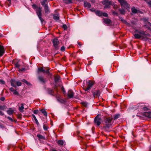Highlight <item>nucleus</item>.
I'll use <instances>...</instances> for the list:
<instances>
[{
  "instance_id": "a211bd4d",
  "label": "nucleus",
  "mask_w": 151,
  "mask_h": 151,
  "mask_svg": "<svg viewBox=\"0 0 151 151\" xmlns=\"http://www.w3.org/2000/svg\"><path fill=\"white\" fill-rule=\"evenodd\" d=\"M44 8L45 13L46 14H48L50 13V11L49 9V7L48 6H45L44 7Z\"/></svg>"
},
{
  "instance_id": "a19ab883",
  "label": "nucleus",
  "mask_w": 151,
  "mask_h": 151,
  "mask_svg": "<svg viewBox=\"0 0 151 151\" xmlns=\"http://www.w3.org/2000/svg\"><path fill=\"white\" fill-rule=\"evenodd\" d=\"M5 81L2 80H0V84L1 85H4L5 84Z\"/></svg>"
},
{
  "instance_id": "9d476101",
  "label": "nucleus",
  "mask_w": 151,
  "mask_h": 151,
  "mask_svg": "<svg viewBox=\"0 0 151 151\" xmlns=\"http://www.w3.org/2000/svg\"><path fill=\"white\" fill-rule=\"evenodd\" d=\"M53 46L56 49H58L59 47L58 46V45L59 44V42L57 39H55L52 40Z\"/></svg>"
},
{
  "instance_id": "412c9836",
  "label": "nucleus",
  "mask_w": 151,
  "mask_h": 151,
  "mask_svg": "<svg viewBox=\"0 0 151 151\" xmlns=\"http://www.w3.org/2000/svg\"><path fill=\"white\" fill-rule=\"evenodd\" d=\"M37 137H38L39 139H45V138L43 136L40 135L38 134L37 135Z\"/></svg>"
},
{
  "instance_id": "de8ad7c7",
  "label": "nucleus",
  "mask_w": 151,
  "mask_h": 151,
  "mask_svg": "<svg viewBox=\"0 0 151 151\" xmlns=\"http://www.w3.org/2000/svg\"><path fill=\"white\" fill-rule=\"evenodd\" d=\"M63 27L64 29H66L67 28V26L65 24L63 25Z\"/></svg>"
},
{
  "instance_id": "052dcab7",
  "label": "nucleus",
  "mask_w": 151,
  "mask_h": 151,
  "mask_svg": "<svg viewBox=\"0 0 151 151\" xmlns=\"http://www.w3.org/2000/svg\"><path fill=\"white\" fill-rule=\"evenodd\" d=\"M126 22V24H127V26H131L132 27H133L130 24L127 22Z\"/></svg>"
},
{
  "instance_id": "393cba45",
  "label": "nucleus",
  "mask_w": 151,
  "mask_h": 151,
  "mask_svg": "<svg viewBox=\"0 0 151 151\" xmlns=\"http://www.w3.org/2000/svg\"><path fill=\"white\" fill-rule=\"evenodd\" d=\"M21 106L19 108V111L21 112H23V109H24V107L23 106L24 104L23 103H22L21 104Z\"/></svg>"
},
{
  "instance_id": "37998d69",
  "label": "nucleus",
  "mask_w": 151,
  "mask_h": 151,
  "mask_svg": "<svg viewBox=\"0 0 151 151\" xmlns=\"http://www.w3.org/2000/svg\"><path fill=\"white\" fill-rule=\"evenodd\" d=\"M43 129L45 130H46L47 129V126L45 124H44L43 125Z\"/></svg>"
},
{
  "instance_id": "774afa93",
  "label": "nucleus",
  "mask_w": 151,
  "mask_h": 151,
  "mask_svg": "<svg viewBox=\"0 0 151 151\" xmlns=\"http://www.w3.org/2000/svg\"><path fill=\"white\" fill-rule=\"evenodd\" d=\"M132 24H135L133 22H132Z\"/></svg>"
},
{
  "instance_id": "2f4dec72",
  "label": "nucleus",
  "mask_w": 151,
  "mask_h": 151,
  "mask_svg": "<svg viewBox=\"0 0 151 151\" xmlns=\"http://www.w3.org/2000/svg\"><path fill=\"white\" fill-rule=\"evenodd\" d=\"M64 2L66 4H69L72 3V1L71 0H64Z\"/></svg>"
},
{
  "instance_id": "09e8293b",
  "label": "nucleus",
  "mask_w": 151,
  "mask_h": 151,
  "mask_svg": "<svg viewBox=\"0 0 151 151\" xmlns=\"http://www.w3.org/2000/svg\"><path fill=\"white\" fill-rule=\"evenodd\" d=\"M15 66L17 67V68H18V69H19V64L18 63H16L15 64Z\"/></svg>"
},
{
  "instance_id": "0e129e2a",
  "label": "nucleus",
  "mask_w": 151,
  "mask_h": 151,
  "mask_svg": "<svg viewBox=\"0 0 151 151\" xmlns=\"http://www.w3.org/2000/svg\"><path fill=\"white\" fill-rule=\"evenodd\" d=\"M50 151H57L56 150H55L54 149H52Z\"/></svg>"
},
{
  "instance_id": "603ef678",
  "label": "nucleus",
  "mask_w": 151,
  "mask_h": 151,
  "mask_svg": "<svg viewBox=\"0 0 151 151\" xmlns=\"http://www.w3.org/2000/svg\"><path fill=\"white\" fill-rule=\"evenodd\" d=\"M90 10L92 12H95V11H96V10H95L93 8L91 9H90Z\"/></svg>"
},
{
  "instance_id": "c03bdc74",
  "label": "nucleus",
  "mask_w": 151,
  "mask_h": 151,
  "mask_svg": "<svg viewBox=\"0 0 151 151\" xmlns=\"http://www.w3.org/2000/svg\"><path fill=\"white\" fill-rule=\"evenodd\" d=\"M57 100L61 103H63L64 102V101L63 100L60 99V100L59 98L57 99Z\"/></svg>"
},
{
  "instance_id": "ea45409f",
  "label": "nucleus",
  "mask_w": 151,
  "mask_h": 151,
  "mask_svg": "<svg viewBox=\"0 0 151 151\" xmlns=\"http://www.w3.org/2000/svg\"><path fill=\"white\" fill-rule=\"evenodd\" d=\"M45 73H46L49 76L51 75V74L49 72V69H48L46 70L45 71Z\"/></svg>"
},
{
  "instance_id": "4c0bfd02",
  "label": "nucleus",
  "mask_w": 151,
  "mask_h": 151,
  "mask_svg": "<svg viewBox=\"0 0 151 151\" xmlns=\"http://www.w3.org/2000/svg\"><path fill=\"white\" fill-rule=\"evenodd\" d=\"M5 109V106H4L0 105V109L4 110Z\"/></svg>"
},
{
  "instance_id": "6e6d98bb",
  "label": "nucleus",
  "mask_w": 151,
  "mask_h": 151,
  "mask_svg": "<svg viewBox=\"0 0 151 151\" xmlns=\"http://www.w3.org/2000/svg\"><path fill=\"white\" fill-rule=\"evenodd\" d=\"M49 93L52 95L53 94V91H52V90H51V92H49Z\"/></svg>"
},
{
  "instance_id": "864d4df0",
  "label": "nucleus",
  "mask_w": 151,
  "mask_h": 151,
  "mask_svg": "<svg viewBox=\"0 0 151 151\" xmlns=\"http://www.w3.org/2000/svg\"><path fill=\"white\" fill-rule=\"evenodd\" d=\"M112 13H113V14H115V15H118L117 13L116 12H115V11H113L112 12Z\"/></svg>"
},
{
  "instance_id": "79ce46f5",
  "label": "nucleus",
  "mask_w": 151,
  "mask_h": 151,
  "mask_svg": "<svg viewBox=\"0 0 151 151\" xmlns=\"http://www.w3.org/2000/svg\"><path fill=\"white\" fill-rule=\"evenodd\" d=\"M16 84H17V85L18 86H20L22 85L21 83L19 81H17Z\"/></svg>"
},
{
  "instance_id": "f257e3e1",
  "label": "nucleus",
  "mask_w": 151,
  "mask_h": 151,
  "mask_svg": "<svg viewBox=\"0 0 151 151\" xmlns=\"http://www.w3.org/2000/svg\"><path fill=\"white\" fill-rule=\"evenodd\" d=\"M32 8L35 10L36 14L38 16L39 18L41 21L42 23L44 21V19L42 18V8L40 7H37V6L35 4H33L32 5Z\"/></svg>"
},
{
  "instance_id": "e2e57ef3",
  "label": "nucleus",
  "mask_w": 151,
  "mask_h": 151,
  "mask_svg": "<svg viewBox=\"0 0 151 151\" xmlns=\"http://www.w3.org/2000/svg\"><path fill=\"white\" fill-rule=\"evenodd\" d=\"M62 90L63 91V92H65L64 88L63 87H62Z\"/></svg>"
},
{
  "instance_id": "dca6fc26",
  "label": "nucleus",
  "mask_w": 151,
  "mask_h": 151,
  "mask_svg": "<svg viewBox=\"0 0 151 151\" xmlns=\"http://www.w3.org/2000/svg\"><path fill=\"white\" fill-rule=\"evenodd\" d=\"M11 84L12 86L14 87H16V82L15 80L14 79H12L11 81Z\"/></svg>"
},
{
  "instance_id": "a18cd8bd",
  "label": "nucleus",
  "mask_w": 151,
  "mask_h": 151,
  "mask_svg": "<svg viewBox=\"0 0 151 151\" xmlns=\"http://www.w3.org/2000/svg\"><path fill=\"white\" fill-rule=\"evenodd\" d=\"M18 70L19 71H22L25 70V68H22V69H20L19 68V69H18Z\"/></svg>"
},
{
  "instance_id": "39448f33",
  "label": "nucleus",
  "mask_w": 151,
  "mask_h": 151,
  "mask_svg": "<svg viewBox=\"0 0 151 151\" xmlns=\"http://www.w3.org/2000/svg\"><path fill=\"white\" fill-rule=\"evenodd\" d=\"M102 3L105 5L104 9L109 8L111 4V2L107 0H104L101 1Z\"/></svg>"
},
{
  "instance_id": "4d7b16f0",
  "label": "nucleus",
  "mask_w": 151,
  "mask_h": 151,
  "mask_svg": "<svg viewBox=\"0 0 151 151\" xmlns=\"http://www.w3.org/2000/svg\"><path fill=\"white\" fill-rule=\"evenodd\" d=\"M0 100L1 101H4L5 100V98L4 97H1L0 98Z\"/></svg>"
},
{
  "instance_id": "5fc2aeb1",
  "label": "nucleus",
  "mask_w": 151,
  "mask_h": 151,
  "mask_svg": "<svg viewBox=\"0 0 151 151\" xmlns=\"http://www.w3.org/2000/svg\"><path fill=\"white\" fill-rule=\"evenodd\" d=\"M0 115L1 116H3L4 115V113L2 111H0Z\"/></svg>"
},
{
  "instance_id": "338daca9",
  "label": "nucleus",
  "mask_w": 151,
  "mask_h": 151,
  "mask_svg": "<svg viewBox=\"0 0 151 151\" xmlns=\"http://www.w3.org/2000/svg\"><path fill=\"white\" fill-rule=\"evenodd\" d=\"M91 1L92 2H94V0H91Z\"/></svg>"
},
{
  "instance_id": "1a4fd4ad",
  "label": "nucleus",
  "mask_w": 151,
  "mask_h": 151,
  "mask_svg": "<svg viewBox=\"0 0 151 151\" xmlns=\"http://www.w3.org/2000/svg\"><path fill=\"white\" fill-rule=\"evenodd\" d=\"M94 84V82L93 81H89L87 84V87H86V88H84V90L86 91H88L92 87Z\"/></svg>"
},
{
  "instance_id": "f3484780",
  "label": "nucleus",
  "mask_w": 151,
  "mask_h": 151,
  "mask_svg": "<svg viewBox=\"0 0 151 151\" xmlns=\"http://www.w3.org/2000/svg\"><path fill=\"white\" fill-rule=\"evenodd\" d=\"M84 6L85 7H86L87 8H91V4L87 2H84Z\"/></svg>"
},
{
  "instance_id": "f8f14e48",
  "label": "nucleus",
  "mask_w": 151,
  "mask_h": 151,
  "mask_svg": "<svg viewBox=\"0 0 151 151\" xmlns=\"http://www.w3.org/2000/svg\"><path fill=\"white\" fill-rule=\"evenodd\" d=\"M68 95L69 98H72L74 95V93L72 90H69L68 92Z\"/></svg>"
},
{
  "instance_id": "680f3d73",
  "label": "nucleus",
  "mask_w": 151,
  "mask_h": 151,
  "mask_svg": "<svg viewBox=\"0 0 151 151\" xmlns=\"http://www.w3.org/2000/svg\"><path fill=\"white\" fill-rule=\"evenodd\" d=\"M0 127H1V128H4V126L2 124H1L0 123Z\"/></svg>"
},
{
  "instance_id": "72a5a7b5",
  "label": "nucleus",
  "mask_w": 151,
  "mask_h": 151,
  "mask_svg": "<svg viewBox=\"0 0 151 151\" xmlns=\"http://www.w3.org/2000/svg\"><path fill=\"white\" fill-rule=\"evenodd\" d=\"M53 18L55 20H58L59 19V18L58 16L53 15Z\"/></svg>"
},
{
  "instance_id": "69168bd1",
  "label": "nucleus",
  "mask_w": 151,
  "mask_h": 151,
  "mask_svg": "<svg viewBox=\"0 0 151 151\" xmlns=\"http://www.w3.org/2000/svg\"><path fill=\"white\" fill-rule=\"evenodd\" d=\"M149 151H151V145L150 146Z\"/></svg>"
},
{
  "instance_id": "4be33fe9",
  "label": "nucleus",
  "mask_w": 151,
  "mask_h": 151,
  "mask_svg": "<svg viewBox=\"0 0 151 151\" xmlns=\"http://www.w3.org/2000/svg\"><path fill=\"white\" fill-rule=\"evenodd\" d=\"M40 72H42L43 73H45V70L43 69L42 68L40 67L38 68V73H39Z\"/></svg>"
},
{
  "instance_id": "cd10ccee",
  "label": "nucleus",
  "mask_w": 151,
  "mask_h": 151,
  "mask_svg": "<svg viewBox=\"0 0 151 151\" xmlns=\"http://www.w3.org/2000/svg\"><path fill=\"white\" fill-rule=\"evenodd\" d=\"M60 80V78L59 76H57L55 77V81L56 83L58 82H59Z\"/></svg>"
},
{
  "instance_id": "20e7f679",
  "label": "nucleus",
  "mask_w": 151,
  "mask_h": 151,
  "mask_svg": "<svg viewBox=\"0 0 151 151\" xmlns=\"http://www.w3.org/2000/svg\"><path fill=\"white\" fill-rule=\"evenodd\" d=\"M135 29V33L137 32L138 33H139L140 34L142 35V37L141 38L143 40H146L147 39V36H149V34H146L144 32L142 31H139L136 29Z\"/></svg>"
},
{
  "instance_id": "f704fd0d",
  "label": "nucleus",
  "mask_w": 151,
  "mask_h": 151,
  "mask_svg": "<svg viewBox=\"0 0 151 151\" xmlns=\"http://www.w3.org/2000/svg\"><path fill=\"white\" fill-rule=\"evenodd\" d=\"M145 116L148 118H151V114L150 113H146L145 114Z\"/></svg>"
},
{
  "instance_id": "5701e85b",
  "label": "nucleus",
  "mask_w": 151,
  "mask_h": 151,
  "mask_svg": "<svg viewBox=\"0 0 151 151\" xmlns=\"http://www.w3.org/2000/svg\"><path fill=\"white\" fill-rule=\"evenodd\" d=\"M131 11L133 13H136L137 12V10L136 9L135 7L133 6L131 8Z\"/></svg>"
},
{
  "instance_id": "f03ea898",
  "label": "nucleus",
  "mask_w": 151,
  "mask_h": 151,
  "mask_svg": "<svg viewBox=\"0 0 151 151\" xmlns=\"http://www.w3.org/2000/svg\"><path fill=\"white\" fill-rule=\"evenodd\" d=\"M112 119L110 117L106 118L105 120V126L104 127L106 129L111 127L112 124Z\"/></svg>"
},
{
  "instance_id": "7c9ffc66",
  "label": "nucleus",
  "mask_w": 151,
  "mask_h": 151,
  "mask_svg": "<svg viewBox=\"0 0 151 151\" xmlns=\"http://www.w3.org/2000/svg\"><path fill=\"white\" fill-rule=\"evenodd\" d=\"M81 104L84 106L87 107L88 106L87 103L85 102H82L81 103Z\"/></svg>"
},
{
  "instance_id": "6e6552de",
  "label": "nucleus",
  "mask_w": 151,
  "mask_h": 151,
  "mask_svg": "<svg viewBox=\"0 0 151 151\" xmlns=\"http://www.w3.org/2000/svg\"><path fill=\"white\" fill-rule=\"evenodd\" d=\"M94 121L95 123L98 126L101 124V117H99V115H98L95 118Z\"/></svg>"
},
{
  "instance_id": "bf43d9fd",
  "label": "nucleus",
  "mask_w": 151,
  "mask_h": 151,
  "mask_svg": "<svg viewBox=\"0 0 151 151\" xmlns=\"http://www.w3.org/2000/svg\"><path fill=\"white\" fill-rule=\"evenodd\" d=\"M78 45L79 46V47H81V46L82 45V44H81V43L80 42H78Z\"/></svg>"
},
{
  "instance_id": "7ed1b4c3",
  "label": "nucleus",
  "mask_w": 151,
  "mask_h": 151,
  "mask_svg": "<svg viewBox=\"0 0 151 151\" xmlns=\"http://www.w3.org/2000/svg\"><path fill=\"white\" fill-rule=\"evenodd\" d=\"M122 8L126 9H129V5L128 4L125 0H118Z\"/></svg>"
},
{
  "instance_id": "c9c22d12",
  "label": "nucleus",
  "mask_w": 151,
  "mask_h": 151,
  "mask_svg": "<svg viewBox=\"0 0 151 151\" xmlns=\"http://www.w3.org/2000/svg\"><path fill=\"white\" fill-rule=\"evenodd\" d=\"M120 115L119 114H117L114 115V119L115 120L119 118Z\"/></svg>"
},
{
  "instance_id": "0eeeda50",
  "label": "nucleus",
  "mask_w": 151,
  "mask_h": 151,
  "mask_svg": "<svg viewBox=\"0 0 151 151\" xmlns=\"http://www.w3.org/2000/svg\"><path fill=\"white\" fill-rule=\"evenodd\" d=\"M142 19L145 23V26L148 29H151V23L148 22V19L144 18Z\"/></svg>"
},
{
  "instance_id": "8fccbe9b",
  "label": "nucleus",
  "mask_w": 151,
  "mask_h": 151,
  "mask_svg": "<svg viewBox=\"0 0 151 151\" xmlns=\"http://www.w3.org/2000/svg\"><path fill=\"white\" fill-rule=\"evenodd\" d=\"M38 111L37 110H35L33 111V113L35 114H37L38 113Z\"/></svg>"
},
{
  "instance_id": "e433bc0d",
  "label": "nucleus",
  "mask_w": 151,
  "mask_h": 151,
  "mask_svg": "<svg viewBox=\"0 0 151 151\" xmlns=\"http://www.w3.org/2000/svg\"><path fill=\"white\" fill-rule=\"evenodd\" d=\"M13 93L16 95H18L19 94V93L18 91H17L16 90H14V91H12Z\"/></svg>"
},
{
  "instance_id": "58836bf2",
  "label": "nucleus",
  "mask_w": 151,
  "mask_h": 151,
  "mask_svg": "<svg viewBox=\"0 0 151 151\" xmlns=\"http://www.w3.org/2000/svg\"><path fill=\"white\" fill-rule=\"evenodd\" d=\"M22 81L23 82L26 83L27 85H28L29 84V83L26 80L24 79H23L22 80Z\"/></svg>"
},
{
  "instance_id": "473e14b6",
  "label": "nucleus",
  "mask_w": 151,
  "mask_h": 151,
  "mask_svg": "<svg viewBox=\"0 0 151 151\" xmlns=\"http://www.w3.org/2000/svg\"><path fill=\"white\" fill-rule=\"evenodd\" d=\"M119 11L121 14H124L125 13V10L123 9H119Z\"/></svg>"
},
{
  "instance_id": "c85d7f7f",
  "label": "nucleus",
  "mask_w": 151,
  "mask_h": 151,
  "mask_svg": "<svg viewBox=\"0 0 151 151\" xmlns=\"http://www.w3.org/2000/svg\"><path fill=\"white\" fill-rule=\"evenodd\" d=\"M32 116L34 119L35 120V121L36 124H37V125H38L39 124V123L37 119H36L35 116L34 114H32Z\"/></svg>"
},
{
  "instance_id": "3c124183",
  "label": "nucleus",
  "mask_w": 151,
  "mask_h": 151,
  "mask_svg": "<svg viewBox=\"0 0 151 151\" xmlns=\"http://www.w3.org/2000/svg\"><path fill=\"white\" fill-rule=\"evenodd\" d=\"M8 119L9 120H10V121H11V122H13V119H12V118H11V117H7Z\"/></svg>"
},
{
  "instance_id": "49530a36",
  "label": "nucleus",
  "mask_w": 151,
  "mask_h": 151,
  "mask_svg": "<svg viewBox=\"0 0 151 151\" xmlns=\"http://www.w3.org/2000/svg\"><path fill=\"white\" fill-rule=\"evenodd\" d=\"M65 50V47L63 46L60 49L62 51H64Z\"/></svg>"
},
{
  "instance_id": "a878e982",
  "label": "nucleus",
  "mask_w": 151,
  "mask_h": 151,
  "mask_svg": "<svg viewBox=\"0 0 151 151\" xmlns=\"http://www.w3.org/2000/svg\"><path fill=\"white\" fill-rule=\"evenodd\" d=\"M57 143L59 145H63L64 144V141L63 140H59L58 141Z\"/></svg>"
},
{
  "instance_id": "c756f323",
  "label": "nucleus",
  "mask_w": 151,
  "mask_h": 151,
  "mask_svg": "<svg viewBox=\"0 0 151 151\" xmlns=\"http://www.w3.org/2000/svg\"><path fill=\"white\" fill-rule=\"evenodd\" d=\"M148 4L149 7H151V1L150 0H144Z\"/></svg>"
},
{
  "instance_id": "aec40b11",
  "label": "nucleus",
  "mask_w": 151,
  "mask_h": 151,
  "mask_svg": "<svg viewBox=\"0 0 151 151\" xmlns=\"http://www.w3.org/2000/svg\"><path fill=\"white\" fill-rule=\"evenodd\" d=\"M139 34H135L134 36L135 39H139L141 38V37H142V35L140 34L139 33H138Z\"/></svg>"
},
{
  "instance_id": "2eb2a0df",
  "label": "nucleus",
  "mask_w": 151,
  "mask_h": 151,
  "mask_svg": "<svg viewBox=\"0 0 151 151\" xmlns=\"http://www.w3.org/2000/svg\"><path fill=\"white\" fill-rule=\"evenodd\" d=\"M38 79L39 80V81L42 83H44L46 82V81L45 79L42 76H39L38 77Z\"/></svg>"
},
{
  "instance_id": "ddd939ff",
  "label": "nucleus",
  "mask_w": 151,
  "mask_h": 151,
  "mask_svg": "<svg viewBox=\"0 0 151 151\" xmlns=\"http://www.w3.org/2000/svg\"><path fill=\"white\" fill-rule=\"evenodd\" d=\"M4 52V47L0 45V57L2 56Z\"/></svg>"
},
{
  "instance_id": "9b49d317",
  "label": "nucleus",
  "mask_w": 151,
  "mask_h": 151,
  "mask_svg": "<svg viewBox=\"0 0 151 151\" xmlns=\"http://www.w3.org/2000/svg\"><path fill=\"white\" fill-rule=\"evenodd\" d=\"M103 21L104 23L107 25L110 24L111 22V20L108 18H104Z\"/></svg>"
},
{
  "instance_id": "13d9d810",
  "label": "nucleus",
  "mask_w": 151,
  "mask_h": 151,
  "mask_svg": "<svg viewBox=\"0 0 151 151\" xmlns=\"http://www.w3.org/2000/svg\"><path fill=\"white\" fill-rule=\"evenodd\" d=\"M9 90L11 91L12 92L14 90V89L13 88H9Z\"/></svg>"
},
{
  "instance_id": "4468645a",
  "label": "nucleus",
  "mask_w": 151,
  "mask_h": 151,
  "mask_svg": "<svg viewBox=\"0 0 151 151\" xmlns=\"http://www.w3.org/2000/svg\"><path fill=\"white\" fill-rule=\"evenodd\" d=\"M93 94L94 97L95 96L99 97L100 95V92L99 90H96L93 92Z\"/></svg>"
},
{
  "instance_id": "423d86ee",
  "label": "nucleus",
  "mask_w": 151,
  "mask_h": 151,
  "mask_svg": "<svg viewBox=\"0 0 151 151\" xmlns=\"http://www.w3.org/2000/svg\"><path fill=\"white\" fill-rule=\"evenodd\" d=\"M95 13L99 17L104 16L108 17V15L107 13L105 12H103L99 10H97L95 11Z\"/></svg>"
},
{
  "instance_id": "b1692460",
  "label": "nucleus",
  "mask_w": 151,
  "mask_h": 151,
  "mask_svg": "<svg viewBox=\"0 0 151 151\" xmlns=\"http://www.w3.org/2000/svg\"><path fill=\"white\" fill-rule=\"evenodd\" d=\"M47 1V0H43L41 2V4L44 7L45 6H47V5L46 4V2Z\"/></svg>"
},
{
  "instance_id": "bb28decb",
  "label": "nucleus",
  "mask_w": 151,
  "mask_h": 151,
  "mask_svg": "<svg viewBox=\"0 0 151 151\" xmlns=\"http://www.w3.org/2000/svg\"><path fill=\"white\" fill-rule=\"evenodd\" d=\"M41 112L45 116H47V113L45 110L42 109L40 110Z\"/></svg>"
},
{
  "instance_id": "6ab92c4d",
  "label": "nucleus",
  "mask_w": 151,
  "mask_h": 151,
  "mask_svg": "<svg viewBox=\"0 0 151 151\" xmlns=\"http://www.w3.org/2000/svg\"><path fill=\"white\" fill-rule=\"evenodd\" d=\"M14 111L11 108H10L7 111V113L9 115H12L14 112Z\"/></svg>"
}]
</instances>
